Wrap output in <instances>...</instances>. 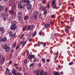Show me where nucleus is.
I'll use <instances>...</instances> for the list:
<instances>
[{"instance_id":"obj_1","label":"nucleus","mask_w":75,"mask_h":75,"mask_svg":"<svg viewBox=\"0 0 75 75\" xmlns=\"http://www.w3.org/2000/svg\"><path fill=\"white\" fill-rule=\"evenodd\" d=\"M3 49L6 50L5 51L6 52H9V51L10 50V46H8L7 45H5L4 46Z\"/></svg>"},{"instance_id":"obj_2","label":"nucleus","mask_w":75,"mask_h":75,"mask_svg":"<svg viewBox=\"0 0 75 75\" xmlns=\"http://www.w3.org/2000/svg\"><path fill=\"white\" fill-rule=\"evenodd\" d=\"M12 31H10L9 32V37H11L10 38V39L11 40H14V38H15V37H16V33H15L13 35V34Z\"/></svg>"},{"instance_id":"obj_3","label":"nucleus","mask_w":75,"mask_h":75,"mask_svg":"<svg viewBox=\"0 0 75 75\" xmlns=\"http://www.w3.org/2000/svg\"><path fill=\"white\" fill-rule=\"evenodd\" d=\"M7 40L6 37H4L3 38L2 37H0V42L2 41V42H4L5 41H7Z\"/></svg>"},{"instance_id":"obj_4","label":"nucleus","mask_w":75,"mask_h":75,"mask_svg":"<svg viewBox=\"0 0 75 75\" xmlns=\"http://www.w3.org/2000/svg\"><path fill=\"white\" fill-rule=\"evenodd\" d=\"M0 31L1 33V34H3L5 32V30H4V28L3 27H0Z\"/></svg>"},{"instance_id":"obj_5","label":"nucleus","mask_w":75,"mask_h":75,"mask_svg":"<svg viewBox=\"0 0 75 75\" xmlns=\"http://www.w3.org/2000/svg\"><path fill=\"white\" fill-rule=\"evenodd\" d=\"M16 28H17V26L16 25H12L10 27L11 30H14L16 29Z\"/></svg>"},{"instance_id":"obj_6","label":"nucleus","mask_w":75,"mask_h":75,"mask_svg":"<svg viewBox=\"0 0 75 75\" xmlns=\"http://www.w3.org/2000/svg\"><path fill=\"white\" fill-rule=\"evenodd\" d=\"M33 27L34 25H29L27 28V30H30V31L32 30L33 28Z\"/></svg>"},{"instance_id":"obj_7","label":"nucleus","mask_w":75,"mask_h":75,"mask_svg":"<svg viewBox=\"0 0 75 75\" xmlns=\"http://www.w3.org/2000/svg\"><path fill=\"white\" fill-rule=\"evenodd\" d=\"M33 58H35V56L34 55H30L28 57V59H32Z\"/></svg>"},{"instance_id":"obj_8","label":"nucleus","mask_w":75,"mask_h":75,"mask_svg":"<svg viewBox=\"0 0 75 75\" xmlns=\"http://www.w3.org/2000/svg\"><path fill=\"white\" fill-rule=\"evenodd\" d=\"M23 3V1H22L20 3H19L18 4V7L19 8H23V7L21 5V3Z\"/></svg>"},{"instance_id":"obj_9","label":"nucleus","mask_w":75,"mask_h":75,"mask_svg":"<svg viewBox=\"0 0 75 75\" xmlns=\"http://www.w3.org/2000/svg\"><path fill=\"white\" fill-rule=\"evenodd\" d=\"M34 74H36V75H40V72L38 70H35L34 71Z\"/></svg>"},{"instance_id":"obj_10","label":"nucleus","mask_w":75,"mask_h":75,"mask_svg":"<svg viewBox=\"0 0 75 75\" xmlns=\"http://www.w3.org/2000/svg\"><path fill=\"white\" fill-rule=\"evenodd\" d=\"M33 16L35 19L37 18V16H38V12H37V11L35 12L34 13Z\"/></svg>"},{"instance_id":"obj_11","label":"nucleus","mask_w":75,"mask_h":75,"mask_svg":"<svg viewBox=\"0 0 75 75\" xmlns=\"http://www.w3.org/2000/svg\"><path fill=\"white\" fill-rule=\"evenodd\" d=\"M32 7V6L31 4H28L27 5V8L28 10H30L31 8V7Z\"/></svg>"},{"instance_id":"obj_12","label":"nucleus","mask_w":75,"mask_h":75,"mask_svg":"<svg viewBox=\"0 0 75 75\" xmlns=\"http://www.w3.org/2000/svg\"><path fill=\"white\" fill-rule=\"evenodd\" d=\"M4 60H5V58L4 57H2L1 60V64H3L4 61Z\"/></svg>"},{"instance_id":"obj_13","label":"nucleus","mask_w":75,"mask_h":75,"mask_svg":"<svg viewBox=\"0 0 75 75\" xmlns=\"http://www.w3.org/2000/svg\"><path fill=\"white\" fill-rule=\"evenodd\" d=\"M40 10H42V11H44V10H45V6L43 7V6H41L40 7Z\"/></svg>"},{"instance_id":"obj_14","label":"nucleus","mask_w":75,"mask_h":75,"mask_svg":"<svg viewBox=\"0 0 75 75\" xmlns=\"http://www.w3.org/2000/svg\"><path fill=\"white\" fill-rule=\"evenodd\" d=\"M50 24H49L48 23H46L45 24V25L44 27H45V28H47V27H50Z\"/></svg>"},{"instance_id":"obj_15","label":"nucleus","mask_w":75,"mask_h":75,"mask_svg":"<svg viewBox=\"0 0 75 75\" xmlns=\"http://www.w3.org/2000/svg\"><path fill=\"white\" fill-rule=\"evenodd\" d=\"M9 13L10 14H11L12 15L14 14V11L13 10H11L9 11Z\"/></svg>"},{"instance_id":"obj_16","label":"nucleus","mask_w":75,"mask_h":75,"mask_svg":"<svg viewBox=\"0 0 75 75\" xmlns=\"http://www.w3.org/2000/svg\"><path fill=\"white\" fill-rule=\"evenodd\" d=\"M13 70L12 72V74L15 75V74H16V69H13Z\"/></svg>"},{"instance_id":"obj_17","label":"nucleus","mask_w":75,"mask_h":75,"mask_svg":"<svg viewBox=\"0 0 75 75\" xmlns=\"http://www.w3.org/2000/svg\"><path fill=\"white\" fill-rule=\"evenodd\" d=\"M9 72H10V70L8 69V68H7L5 71V73L6 74H8V73Z\"/></svg>"},{"instance_id":"obj_18","label":"nucleus","mask_w":75,"mask_h":75,"mask_svg":"<svg viewBox=\"0 0 75 75\" xmlns=\"http://www.w3.org/2000/svg\"><path fill=\"white\" fill-rule=\"evenodd\" d=\"M11 24L12 25H16L17 24V22L16 21H13L11 22Z\"/></svg>"},{"instance_id":"obj_19","label":"nucleus","mask_w":75,"mask_h":75,"mask_svg":"<svg viewBox=\"0 0 75 75\" xmlns=\"http://www.w3.org/2000/svg\"><path fill=\"white\" fill-rule=\"evenodd\" d=\"M3 9V6L0 5V11H1Z\"/></svg>"},{"instance_id":"obj_20","label":"nucleus","mask_w":75,"mask_h":75,"mask_svg":"<svg viewBox=\"0 0 75 75\" xmlns=\"http://www.w3.org/2000/svg\"><path fill=\"white\" fill-rule=\"evenodd\" d=\"M28 19V16H25L24 17V19L25 20H27Z\"/></svg>"},{"instance_id":"obj_21","label":"nucleus","mask_w":75,"mask_h":75,"mask_svg":"<svg viewBox=\"0 0 75 75\" xmlns=\"http://www.w3.org/2000/svg\"><path fill=\"white\" fill-rule=\"evenodd\" d=\"M36 34H37V32L35 31L34 33L32 35V37H34L36 35Z\"/></svg>"},{"instance_id":"obj_22","label":"nucleus","mask_w":75,"mask_h":75,"mask_svg":"<svg viewBox=\"0 0 75 75\" xmlns=\"http://www.w3.org/2000/svg\"><path fill=\"white\" fill-rule=\"evenodd\" d=\"M55 75H59V72H56L54 74Z\"/></svg>"},{"instance_id":"obj_23","label":"nucleus","mask_w":75,"mask_h":75,"mask_svg":"<svg viewBox=\"0 0 75 75\" xmlns=\"http://www.w3.org/2000/svg\"><path fill=\"white\" fill-rule=\"evenodd\" d=\"M55 3V0H53L52 1V6H53V5H54V4Z\"/></svg>"},{"instance_id":"obj_24","label":"nucleus","mask_w":75,"mask_h":75,"mask_svg":"<svg viewBox=\"0 0 75 75\" xmlns=\"http://www.w3.org/2000/svg\"><path fill=\"white\" fill-rule=\"evenodd\" d=\"M43 72H44V70H41L40 73V75H42Z\"/></svg>"},{"instance_id":"obj_25","label":"nucleus","mask_w":75,"mask_h":75,"mask_svg":"<svg viewBox=\"0 0 75 75\" xmlns=\"http://www.w3.org/2000/svg\"><path fill=\"white\" fill-rule=\"evenodd\" d=\"M27 42V40H26L24 42L23 44H22V45L23 46H24L26 44V43Z\"/></svg>"},{"instance_id":"obj_26","label":"nucleus","mask_w":75,"mask_h":75,"mask_svg":"<svg viewBox=\"0 0 75 75\" xmlns=\"http://www.w3.org/2000/svg\"><path fill=\"white\" fill-rule=\"evenodd\" d=\"M65 30L66 33H69V30L68 29H65Z\"/></svg>"},{"instance_id":"obj_27","label":"nucleus","mask_w":75,"mask_h":75,"mask_svg":"<svg viewBox=\"0 0 75 75\" xmlns=\"http://www.w3.org/2000/svg\"><path fill=\"white\" fill-rule=\"evenodd\" d=\"M74 64V62H70L69 63V65H73Z\"/></svg>"},{"instance_id":"obj_28","label":"nucleus","mask_w":75,"mask_h":75,"mask_svg":"<svg viewBox=\"0 0 75 75\" xmlns=\"http://www.w3.org/2000/svg\"><path fill=\"white\" fill-rule=\"evenodd\" d=\"M18 19H19V20H20L21 19V18H22V16H19L18 17Z\"/></svg>"},{"instance_id":"obj_29","label":"nucleus","mask_w":75,"mask_h":75,"mask_svg":"<svg viewBox=\"0 0 75 75\" xmlns=\"http://www.w3.org/2000/svg\"><path fill=\"white\" fill-rule=\"evenodd\" d=\"M15 75H21V73H20V72H18L17 73H16L15 74Z\"/></svg>"},{"instance_id":"obj_30","label":"nucleus","mask_w":75,"mask_h":75,"mask_svg":"<svg viewBox=\"0 0 75 75\" xmlns=\"http://www.w3.org/2000/svg\"><path fill=\"white\" fill-rule=\"evenodd\" d=\"M27 62V60L26 59H25L23 60V64H25Z\"/></svg>"},{"instance_id":"obj_31","label":"nucleus","mask_w":75,"mask_h":75,"mask_svg":"<svg viewBox=\"0 0 75 75\" xmlns=\"http://www.w3.org/2000/svg\"><path fill=\"white\" fill-rule=\"evenodd\" d=\"M24 3H30V1L28 0H26V1L24 2Z\"/></svg>"},{"instance_id":"obj_32","label":"nucleus","mask_w":75,"mask_h":75,"mask_svg":"<svg viewBox=\"0 0 75 75\" xmlns=\"http://www.w3.org/2000/svg\"><path fill=\"white\" fill-rule=\"evenodd\" d=\"M42 62H45V59L44 58H42Z\"/></svg>"},{"instance_id":"obj_33","label":"nucleus","mask_w":75,"mask_h":75,"mask_svg":"<svg viewBox=\"0 0 75 75\" xmlns=\"http://www.w3.org/2000/svg\"><path fill=\"white\" fill-rule=\"evenodd\" d=\"M47 11L46 10H45V11L43 13V14H44V15H45V14H47Z\"/></svg>"},{"instance_id":"obj_34","label":"nucleus","mask_w":75,"mask_h":75,"mask_svg":"<svg viewBox=\"0 0 75 75\" xmlns=\"http://www.w3.org/2000/svg\"><path fill=\"white\" fill-rule=\"evenodd\" d=\"M43 75H47V72L45 71L44 72Z\"/></svg>"},{"instance_id":"obj_35","label":"nucleus","mask_w":75,"mask_h":75,"mask_svg":"<svg viewBox=\"0 0 75 75\" xmlns=\"http://www.w3.org/2000/svg\"><path fill=\"white\" fill-rule=\"evenodd\" d=\"M23 31H24L25 30H26V28L24 27L23 28Z\"/></svg>"},{"instance_id":"obj_36","label":"nucleus","mask_w":75,"mask_h":75,"mask_svg":"<svg viewBox=\"0 0 75 75\" xmlns=\"http://www.w3.org/2000/svg\"><path fill=\"white\" fill-rule=\"evenodd\" d=\"M42 65V64L41 63H39L38 64V66L39 67H41V66Z\"/></svg>"},{"instance_id":"obj_37","label":"nucleus","mask_w":75,"mask_h":75,"mask_svg":"<svg viewBox=\"0 0 75 75\" xmlns=\"http://www.w3.org/2000/svg\"><path fill=\"white\" fill-rule=\"evenodd\" d=\"M19 47H20V45L19 44L18 45L16 48V50H17V49L19 48Z\"/></svg>"},{"instance_id":"obj_38","label":"nucleus","mask_w":75,"mask_h":75,"mask_svg":"<svg viewBox=\"0 0 75 75\" xmlns=\"http://www.w3.org/2000/svg\"><path fill=\"white\" fill-rule=\"evenodd\" d=\"M14 1H12V0H10V1L9 2L10 3H11V4H12L13 3Z\"/></svg>"},{"instance_id":"obj_39","label":"nucleus","mask_w":75,"mask_h":75,"mask_svg":"<svg viewBox=\"0 0 75 75\" xmlns=\"http://www.w3.org/2000/svg\"><path fill=\"white\" fill-rule=\"evenodd\" d=\"M16 42H15V43L13 44V48H14V47H16Z\"/></svg>"},{"instance_id":"obj_40","label":"nucleus","mask_w":75,"mask_h":75,"mask_svg":"<svg viewBox=\"0 0 75 75\" xmlns=\"http://www.w3.org/2000/svg\"><path fill=\"white\" fill-rule=\"evenodd\" d=\"M46 1H47L45 0H43V1H42V2L43 3H46Z\"/></svg>"},{"instance_id":"obj_41","label":"nucleus","mask_w":75,"mask_h":75,"mask_svg":"<svg viewBox=\"0 0 75 75\" xmlns=\"http://www.w3.org/2000/svg\"><path fill=\"white\" fill-rule=\"evenodd\" d=\"M67 28L68 29H69V28H71V26H67Z\"/></svg>"},{"instance_id":"obj_42","label":"nucleus","mask_w":75,"mask_h":75,"mask_svg":"<svg viewBox=\"0 0 75 75\" xmlns=\"http://www.w3.org/2000/svg\"><path fill=\"white\" fill-rule=\"evenodd\" d=\"M4 16V15L3 13H2L1 16V17L3 18Z\"/></svg>"},{"instance_id":"obj_43","label":"nucleus","mask_w":75,"mask_h":75,"mask_svg":"<svg viewBox=\"0 0 75 75\" xmlns=\"http://www.w3.org/2000/svg\"><path fill=\"white\" fill-rule=\"evenodd\" d=\"M6 18L5 17H3V21H6Z\"/></svg>"},{"instance_id":"obj_44","label":"nucleus","mask_w":75,"mask_h":75,"mask_svg":"<svg viewBox=\"0 0 75 75\" xmlns=\"http://www.w3.org/2000/svg\"><path fill=\"white\" fill-rule=\"evenodd\" d=\"M34 64V63H33L32 64H30V67H32V66H33Z\"/></svg>"},{"instance_id":"obj_45","label":"nucleus","mask_w":75,"mask_h":75,"mask_svg":"<svg viewBox=\"0 0 75 75\" xmlns=\"http://www.w3.org/2000/svg\"><path fill=\"white\" fill-rule=\"evenodd\" d=\"M71 21H74V18H71Z\"/></svg>"},{"instance_id":"obj_46","label":"nucleus","mask_w":75,"mask_h":75,"mask_svg":"<svg viewBox=\"0 0 75 75\" xmlns=\"http://www.w3.org/2000/svg\"><path fill=\"white\" fill-rule=\"evenodd\" d=\"M56 8V4H54L53 7V8L55 9Z\"/></svg>"},{"instance_id":"obj_47","label":"nucleus","mask_w":75,"mask_h":75,"mask_svg":"<svg viewBox=\"0 0 75 75\" xmlns=\"http://www.w3.org/2000/svg\"><path fill=\"white\" fill-rule=\"evenodd\" d=\"M37 61V59H35L34 60H33V62H36Z\"/></svg>"},{"instance_id":"obj_48","label":"nucleus","mask_w":75,"mask_h":75,"mask_svg":"<svg viewBox=\"0 0 75 75\" xmlns=\"http://www.w3.org/2000/svg\"><path fill=\"white\" fill-rule=\"evenodd\" d=\"M23 42H24V41H22L21 42H19V44H22Z\"/></svg>"},{"instance_id":"obj_49","label":"nucleus","mask_w":75,"mask_h":75,"mask_svg":"<svg viewBox=\"0 0 75 75\" xmlns=\"http://www.w3.org/2000/svg\"><path fill=\"white\" fill-rule=\"evenodd\" d=\"M22 14V13H21V12H19L18 13V15H21V14Z\"/></svg>"},{"instance_id":"obj_50","label":"nucleus","mask_w":75,"mask_h":75,"mask_svg":"<svg viewBox=\"0 0 75 75\" xmlns=\"http://www.w3.org/2000/svg\"><path fill=\"white\" fill-rule=\"evenodd\" d=\"M14 66H16V67L17 66H18V64H17V63H15V64H14Z\"/></svg>"},{"instance_id":"obj_51","label":"nucleus","mask_w":75,"mask_h":75,"mask_svg":"<svg viewBox=\"0 0 75 75\" xmlns=\"http://www.w3.org/2000/svg\"><path fill=\"white\" fill-rule=\"evenodd\" d=\"M54 17H55V16L54 15H53L52 16H51V17L52 18H54Z\"/></svg>"},{"instance_id":"obj_52","label":"nucleus","mask_w":75,"mask_h":75,"mask_svg":"<svg viewBox=\"0 0 75 75\" xmlns=\"http://www.w3.org/2000/svg\"><path fill=\"white\" fill-rule=\"evenodd\" d=\"M47 6L48 8H49V7H50V4H47Z\"/></svg>"},{"instance_id":"obj_53","label":"nucleus","mask_w":75,"mask_h":75,"mask_svg":"<svg viewBox=\"0 0 75 75\" xmlns=\"http://www.w3.org/2000/svg\"><path fill=\"white\" fill-rule=\"evenodd\" d=\"M59 53H58V51H57V53L56 54V55L57 56H58V55Z\"/></svg>"},{"instance_id":"obj_54","label":"nucleus","mask_w":75,"mask_h":75,"mask_svg":"<svg viewBox=\"0 0 75 75\" xmlns=\"http://www.w3.org/2000/svg\"><path fill=\"white\" fill-rule=\"evenodd\" d=\"M21 71V67L20 68L19 70V72H20Z\"/></svg>"},{"instance_id":"obj_55","label":"nucleus","mask_w":75,"mask_h":75,"mask_svg":"<svg viewBox=\"0 0 75 75\" xmlns=\"http://www.w3.org/2000/svg\"><path fill=\"white\" fill-rule=\"evenodd\" d=\"M7 8H6L5 10V12H7Z\"/></svg>"},{"instance_id":"obj_56","label":"nucleus","mask_w":75,"mask_h":75,"mask_svg":"<svg viewBox=\"0 0 75 75\" xmlns=\"http://www.w3.org/2000/svg\"><path fill=\"white\" fill-rule=\"evenodd\" d=\"M28 55H29V52H27L26 53V55L28 56Z\"/></svg>"},{"instance_id":"obj_57","label":"nucleus","mask_w":75,"mask_h":75,"mask_svg":"<svg viewBox=\"0 0 75 75\" xmlns=\"http://www.w3.org/2000/svg\"><path fill=\"white\" fill-rule=\"evenodd\" d=\"M19 68H18V67H16V69H16H16H18Z\"/></svg>"},{"instance_id":"obj_58","label":"nucleus","mask_w":75,"mask_h":75,"mask_svg":"<svg viewBox=\"0 0 75 75\" xmlns=\"http://www.w3.org/2000/svg\"><path fill=\"white\" fill-rule=\"evenodd\" d=\"M8 75H12V73H11V72H10L8 74Z\"/></svg>"},{"instance_id":"obj_59","label":"nucleus","mask_w":75,"mask_h":75,"mask_svg":"<svg viewBox=\"0 0 75 75\" xmlns=\"http://www.w3.org/2000/svg\"><path fill=\"white\" fill-rule=\"evenodd\" d=\"M47 62H50V59H47Z\"/></svg>"},{"instance_id":"obj_60","label":"nucleus","mask_w":75,"mask_h":75,"mask_svg":"<svg viewBox=\"0 0 75 75\" xmlns=\"http://www.w3.org/2000/svg\"><path fill=\"white\" fill-rule=\"evenodd\" d=\"M24 75H27V73L25 72L23 73Z\"/></svg>"},{"instance_id":"obj_61","label":"nucleus","mask_w":75,"mask_h":75,"mask_svg":"<svg viewBox=\"0 0 75 75\" xmlns=\"http://www.w3.org/2000/svg\"><path fill=\"white\" fill-rule=\"evenodd\" d=\"M11 52H14V50H11Z\"/></svg>"},{"instance_id":"obj_62","label":"nucleus","mask_w":75,"mask_h":75,"mask_svg":"<svg viewBox=\"0 0 75 75\" xmlns=\"http://www.w3.org/2000/svg\"><path fill=\"white\" fill-rule=\"evenodd\" d=\"M12 63V62H11V61H10L9 62V64H11V63Z\"/></svg>"},{"instance_id":"obj_63","label":"nucleus","mask_w":75,"mask_h":75,"mask_svg":"<svg viewBox=\"0 0 75 75\" xmlns=\"http://www.w3.org/2000/svg\"><path fill=\"white\" fill-rule=\"evenodd\" d=\"M58 57L57 56H56L55 57V58L54 59V60H55V59L57 58V57Z\"/></svg>"},{"instance_id":"obj_64","label":"nucleus","mask_w":75,"mask_h":75,"mask_svg":"<svg viewBox=\"0 0 75 75\" xmlns=\"http://www.w3.org/2000/svg\"><path fill=\"white\" fill-rule=\"evenodd\" d=\"M71 6H74V3H72L71 4Z\"/></svg>"}]
</instances>
